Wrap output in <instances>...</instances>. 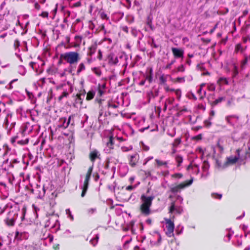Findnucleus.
<instances>
[{
    "label": "nucleus",
    "mask_w": 250,
    "mask_h": 250,
    "mask_svg": "<svg viewBox=\"0 0 250 250\" xmlns=\"http://www.w3.org/2000/svg\"><path fill=\"white\" fill-rule=\"evenodd\" d=\"M154 198L153 196H147L145 195L141 196L140 209L142 214L147 216L150 214V207Z\"/></svg>",
    "instance_id": "obj_1"
},
{
    "label": "nucleus",
    "mask_w": 250,
    "mask_h": 250,
    "mask_svg": "<svg viewBox=\"0 0 250 250\" xmlns=\"http://www.w3.org/2000/svg\"><path fill=\"white\" fill-rule=\"evenodd\" d=\"M60 59L70 64L77 63L80 60L79 54L75 51H69L60 55Z\"/></svg>",
    "instance_id": "obj_2"
},
{
    "label": "nucleus",
    "mask_w": 250,
    "mask_h": 250,
    "mask_svg": "<svg viewBox=\"0 0 250 250\" xmlns=\"http://www.w3.org/2000/svg\"><path fill=\"white\" fill-rule=\"evenodd\" d=\"M93 170V167H90L88 168V169L86 172V175L84 176V180L83 181H82L83 177L81 176V184H80V187L82 189V192L81 194V196L82 197H84L87 188L88 186V183L89 181L92 172Z\"/></svg>",
    "instance_id": "obj_3"
},
{
    "label": "nucleus",
    "mask_w": 250,
    "mask_h": 250,
    "mask_svg": "<svg viewBox=\"0 0 250 250\" xmlns=\"http://www.w3.org/2000/svg\"><path fill=\"white\" fill-rule=\"evenodd\" d=\"M193 181V178H191L190 180L182 183L177 186H172L170 187V191L173 193L179 192L182 189L190 186L192 184Z\"/></svg>",
    "instance_id": "obj_4"
},
{
    "label": "nucleus",
    "mask_w": 250,
    "mask_h": 250,
    "mask_svg": "<svg viewBox=\"0 0 250 250\" xmlns=\"http://www.w3.org/2000/svg\"><path fill=\"white\" fill-rule=\"evenodd\" d=\"M74 115H72L69 116L67 120L66 118H60L58 123V127L65 129L70 124L72 125H74Z\"/></svg>",
    "instance_id": "obj_5"
},
{
    "label": "nucleus",
    "mask_w": 250,
    "mask_h": 250,
    "mask_svg": "<svg viewBox=\"0 0 250 250\" xmlns=\"http://www.w3.org/2000/svg\"><path fill=\"white\" fill-rule=\"evenodd\" d=\"M166 222V228L167 235L169 237L173 236L174 233L173 231L174 229V222L172 221L170 219L165 218Z\"/></svg>",
    "instance_id": "obj_6"
},
{
    "label": "nucleus",
    "mask_w": 250,
    "mask_h": 250,
    "mask_svg": "<svg viewBox=\"0 0 250 250\" xmlns=\"http://www.w3.org/2000/svg\"><path fill=\"white\" fill-rule=\"evenodd\" d=\"M45 191L44 186L41 187L38 185L32 189V192L37 196V198L40 199H42L44 196Z\"/></svg>",
    "instance_id": "obj_7"
},
{
    "label": "nucleus",
    "mask_w": 250,
    "mask_h": 250,
    "mask_svg": "<svg viewBox=\"0 0 250 250\" xmlns=\"http://www.w3.org/2000/svg\"><path fill=\"white\" fill-rule=\"evenodd\" d=\"M239 152L240 150L239 149H237L236 151V152L237 153V156H231L227 158V161L226 163L224 164L223 167L225 168L228 166L229 165H232L235 164L237 161L238 160L239 158Z\"/></svg>",
    "instance_id": "obj_8"
},
{
    "label": "nucleus",
    "mask_w": 250,
    "mask_h": 250,
    "mask_svg": "<svg viewBox=\"0 0 250 250\" xmlns=\"http://www.w3.org/2000/svg\"><path fill=\"white\" fill-rule=\"evenodd\" d=\"M227 123L231 126H235L238 123L239 117L236 115H229L226 117Z\"/></svg>",
    "instance_id": "obj_9"
},
{
    "label": "nucleus",
    "mask_w": 250,
    "mask_h": 250,
    "mask_svg": "<svg viewBox=\"0 0 250 250\" xmlns=\"http://www.w3.org/2000/svg\"><path fill=\"white\" fill-rule=\"evenodd\" d=\"M188 170L193 173L198 174L199 173V166L194 161H192L188 167Z\"/></svg>",
    "instance_id": "obj_10"
},
{
    "label": "nucleus",
    "mask_w": 250,
    "mask_h": 250,
    "mask_svg": "<svg viewBox=\"0 0 250 250\" xmlns=\"http://www.w3.org/2000/svg\"><path fill=\"white\" fill-rule=\"evenodd\" d=\"M183 211V208L180 206H176L174 202H172L169 208V213H172L174 212L180 214Z\"/></svg>",
    "instance_id": "obj_11"
},
{
    "label": "nucleus",
    "mask_w": 250,
    "mask_h": 250,
    "mask_svg": "<svg viewBox=\"0 0 250 250\" xmlns=\"http://www.w3.org/2000/svg\"><path fill=\"white\" fill-rule=\"evenodd\" d=\"M113 138L112 137L109 138V141L107 143L106 146L104 149V151L106 153H111L113 149Z\"/></svg>",
    "instance_id": "obj_12"
},
{
    "label": "nucleus",
    "mask_w": 250,
    "mask_h": 250,
    "mask_svg": "<svg viewBox=\"0 0 250 250\" xmlns=\"http://www.w3.org/2000/svg\"><path fill=\"white\" fill-rule=\"evenodd\" d=\"M171 50L175 58H183L184 56V50L181 48L172 47Z\"/></svg>",
    "instance_id": "obj_13"
},
{
    "label": "nucleus",
    "mask_w": 250,
    "mask_h": 250,
    "mask_svg": "<svg viewBox=\"0 0 250 250\" xmlns=\"http://www.w3.org/2000/svg\"><path fill=\"white\" fill-rule=\"evenodd\" d=\"M107 61L111 65H115L118 62L117 57L113 53H110L107 56Z\"/></svg>",
    "instance_id": "obj_14"
},
{
    "label": "nucleus",
    "mask_w": 250,
    "mask_h": 250,
    "mask_svg": "<svg viewBox=\"0 0 250 250\" xmlns=\"http://www.w3.org/2000/svg\"><path fill=\"white\" fill-rule=\"evenodd\" d=\"M138 160L139 155L137 154L131 155L129 157V165L132 167H134L136 165Z\"/></svg>",
    "instance_id": "obj_15"
},
{
    "label": "nucleus",
    "mask_w": 250,
    "mask_h": 250,
    "mask_svg": "<svg viewBox=\"0 0 250 250\" xmlns=\"http://www.w3.org/2000/svg\"><path fill=\"white\" fill-rule=\"evenodd\" d=\"M28 236V234L26 232L17 231L15 234V238L18 240L27 239Z\"/></svg>",
    "instance_id": "obj_16"
},
{
    "label": "nucleus",
    "mask_w": 250,
    "mask_h": 250,
    "mask_svg": "<svg viewBox=\"0 0 250 250\" xmlns=\"http://www.w3.org/2000/svg\"><path fill=\"white\" fill-rule=\"evenodd\" d=\"M82 42V37L80 36H76L74 38V42L72 46L77 48L79 47Z\"/></svg>",
    "instance_id": "obj_17"
},
{
    "label": "nucleus",
    "mask_w": 250,
    "mask_h": 250,
    "mask_svg": "<svg viewBox=\"0 0 250 250\" xmlns=\"http://www.w3.org/2000/svg\"><path fill=\"white\" fill-rule=\"evenodd\" d=\"M102 101H103V100H100L99 101V103L100 104L99 106L101 109H100V111L99 112L98 120H99V122L101 123H103V121L104 120V117H105V116H103V107L102 106Z\"/></svg>",
    "instance_id": "obj_18"
},
{
    "label": "nucleus",
    "mask_w": 250,
    "mask_h": 250,
    "mask_svg": "<svg viewBox=\"0 0 250 250\" xmlns=\"http://www.w3.org/2000/svg\"><path fill=\"white\" fill-rule=\"evenodd\" d=\"M105 84H99L98 87V95L101 96L105 92Z\"/></svg>",
    "instance_id": "obj_19"
},
{
    "label": "nucleus",
    "mask_w": 250,
    "mask_h": 250,
    "mask_svg": "<svg viewBox=\"0 0 250 250\" xmlns=\"http://www.w3.org/2000/svg\"><path fill=\"white\" fill-rule=\"evenodd\" d=\"M209 167V166L208 163L206 161H204L203 163L202 168L203 172L205 173V174L203 173L202 176H203L204 175H205L206 176L207 175V172Z\"/></svg>",
    "instance_id": "obj_20"
},
{
    "label": "nucleus",
    "mask_w": 250,
    "mask_h": 250,
    "mask_svg": "<svg viewBox=\"0 0 250 250\" xmlns=\"http://www.w3.org/2000/svg\"><path fill=\"white\" fill-rule=\"evenodd\" d=\"M232 75L233 77H235L239 73L238 68L235 63L232 64Z\"/></svg>",
    "instance_id": "obj_21"
},
{
    "label": "nucleus",
    "mask_w": 250,
    "mask_h": 250,
    "mask_svg": "<svg viewBox=\"0 0 250 250\" xmlns=\"http://www.w3.org/2000/svg\"><path fill=\"white\" fill-rule=\"evenodd\" d=\"M97 48V44L96 43H94V44H92L91 46L89 47L88 54L90 56H92L93 54L95 53Z\"/></svg>",
    "instance_id": "obj_22"
},
{
    "label": "nucleus",
    "mask_w": 250,
    "mask_h": 250,
    "mask_svg": "<svg viewBox=\"0 0 250 250\" xmlns=\"http://www.w3.org/2000/svg\"><path fill=\"white\" fill-rule=\"evenodd\" d=\"M107 106L109 112H110V110L112 109H116L118 107V106L117 104L114 103L113 102L109 101L107 104Z\"/></svg>",
    "instance_id": "obj_23"
},
{
    "label": "nucleus",
    "mask_w": 250,
    "mask_h": 250,
    "mask_svg": "<svg viewBox=\"0 0 250 250\" xmlns=\"http://www.w3.org/2000/svg\"><path fill=\"white\" fill-rule=\"evenodd\" d=\"M155 162L156 163V166L158 167H161V166H165V167H167V162L166 161H163L161 160H160L159 159H155Z\"/></svg>",
    "instance_id": "obj_24"
},
{
    "label": "nucleus",
    "mask_w": 250,
    "mask_h": 250,
    "mask_svg": "<svg viewBox=\"0 0 250 250\" xmlns=\"http://www.w3.org/2000/svg\"><path fill=\"white\" fill-rule=\"evenodd\" d=\"M217 83L220 85L224 84H228V80L226 78L221 77L218 80Z\"/></svg>",
    "instance_id": "obj_25"
},
{
    "label": "nucleus",
    "mask_w": 250,
    "mask_h": 250,
    "mask_svg": "<svg viewBox=\"0 0 250 250\" xmlns=\"http://www.w3.org/2000/svg\"><path fill=\"white\" fill-rule=\"evenodd\" d=\"M6 224L9 226H13L15 223V219L13 218H7L5 220Z\"/></svg>",
    "instance_id": "obj_26"
},
{
    "label": "nucleus",
    "mask_w": 250,
    "mask_h": 250,
    "mask_svg": "<svg viewBox=\"0 0 250 250\" xmlns=\"http://www.w3.org/2000/svg\"><path fill=\"white\" fill-rule=\"evenodd\" d=\"M98 157V152L96 150L92 151L90 154V158L92 161H94Z\"/></svg>",
    "instance_id": "obj_27"
},
{
    "label": "nucleus",
    "mask_w": 250,
    "mask_h": 250,
    "mask_svg": "<svg viewBox=\"0 0 250 250\" xmlns=\"http://www.w3.org/2000/svg\"><path fill=\"white\" fill-rule=\"evenodd\" d=\"M95 94V92L93 90L89 91L87 94L86 100H90L94 98Z\"/></svg>",
    "instance_id": "obj_28"
},
{
    "label": "nucleus",
    "mask_w": 250,
    "mask_h": 250,
    "mask_svg": "<svg viewBox=\"0 0 250 250\" xmlns=\"http://www.w3.org/2000/svg\"><path fill=\"white\" fill-rule=\"evenodd\" d=\"M249 57L247 56H245V58L240 63V66L242 69H243L245 67V66L248 62Z\"/></svg>",
    "instance_id": "obj_29"
},
{
    "label": "nucleus",
    "mask_w": 250,
    "mask_h": 250,
    "mask_svg": "<svg viewBox=\"0 0 250 250\" xmlns=\"http://www.w3.org/2000/svg\"><path fill=\"white\" fill-rule=\"evenodd\" d=\"M99 238V235L97 234L95 238H93L90 240V243L93 246H95L98 242Z\"/></svg>",
    "instance_id": "obj_30"
},
{
    "label": "nucleus",
    "mask_w": 250,
    "mask_h": 250,
    "mask_svg": "<svg viewBox=\"0 0 250 250\" xmlns=\"http://www.w3.org/2000/svg\"><path fill=\"white\" fill-rule=\"evenodd\" d=\"M174 101V99L173 98H168L167 99L165 103L164 106V110H166L167 107V104H171Z\"/></svg>",
    "instance_id": "obj_31"
},
{
    "label": "nucleus",
    "mask_w": 250,
    "mask_h": 250,
    "mask_svg": "<svg viewBox=\"0 0 250 250\" xmlns=\"http://www.w3.org/2000/svg\"><path fill=\"white\" fill-rule=\"evenodd\" d=\"M97 209L96 208H88L86 210L87 214L88 215H91L96 212Z\"/></svg>",
    "instance_id": "obj_32"
},
{
    "label": "nucleus",
    "mask_w": 250,
    "mask_h": 250,
    "mask_svg": "<svg viewBox=\"0 0 250 250\" xmlns=\"http://www.w3.org/2000/svg\"><path fill=\"white\" fill-rule=\"evenodd\" d=\"M202 88H201L199 87V88L197 90L198 94L200 95V98L202 99H203L206 95V92L205 91H204L203 93L202 92Z\"/></svg>",
    "instance_id": "obj_33"
},
{
    "label": "nucleus",
    "mask_w": 250,
    "mask_h": 250,
    "mask_svg": "<svg viewBox=\"0 0 250 250\" xmlns=\"http://www.w3.org/2000/svg\"><path fill=\"white\" fill-rule=\"evenodd\" d=\"M65 212L67 217L70 219V220L73 221L74 220V217L73 215L71 214V212L70 209L68 208L65 210Z\"/></svg>",
    "instance_id": "obj_34"
},
{
    "label": "nucleus",
    "mask_w": 250,
    "mask_h": 250,
    "mask_svg": "<svg viewBox=\"0 0 250 250\" xmlns=\"http://www.w3.org/2000/svg\"><path fill=\"white\" fill-rule=\"evenodd\" d=\"M243 51V48L241 44H237L235 48V52L236 53H238V52H242Z\"/></svg>",
    "instance_id": "obj_35"
},
{
    "label": "nucleus",
    "mask_w": 250,
    "mask_h": 250,
    "mask_svg": "<svg viewBox=\"0 0 250 250\" xmlns=\"http://www.w3.org/2000/svg\"><path fill=\"white\" fill-rule=\"evenodd\" d=\"M181 142V140L180 138H176L175 139L174 141L173 142L172 144V146L173 147H176Z\"/></svg>",
    "instance_id": "obj_36"
},
{
    "label": "nucleus",
    "mask_w": 250,
    "mask_h": 250,
    "mask_svg": "<svg viewBox=\"0 0 250 250\" xmlns=\"http://www.w3.org/2000/svg\"><path fill=\"white\" fill-rule=\"evenodd\" d=\"M167 76H165L164 75H162L160 77V81L161 83L164 84H166L167 81Z\"/></svg>",
    "instance_id": "obj_37"
},
{
    "label": "nucleus",
    "mask_w": 250,
    "mask_h": 250,
    "mask_svg": "<svg viewBox=\"0 0 250 250\" xmlns=\"http://www.w3.org/2000/svg\"><path fill=\"white\" fill-rule=\"evenodd\" d=\"M224 97H219V98H218L217 99L215 100V101H214L212 103V104L213 105H216V104H217L218 103H221L222 101H223V100H224Z\"/></svg>",
    "instance_id": "obj_38"
},
{
    "label": "nucleus",
    "mask_w": 250,
    "mask_h": 250,
    "mask_svg": "<svg viewBox=\"0 0 250 250\" xmlns=\"http://www.w3.org/2000/svg\"><path fill=\"white\" fill-rule=\"evenodd\" d=\"M85 69V66L83 63H81L79 65V67L77 70V73H79L82 71L84 70Z\"/></svg>",
    "instance_id": "obj_39"
},
{
    "label": "nucleus",
    "mask_w": 250,
    "mask_h": 250,
    "mask_svg": "<svg viewBox=\"0 0 250 250\" xmlns=\"http://www.w3.org/2000/svg\"><path fill=\"white\" fill-rule=\"evenodd\" d=\"M242 229L245 232V236H247L249 234V233H250V230L248 229V227L245 225H243Z\"/></svg>",
    "instance_id": "obj_40"
},
{
    "label": "nucleus",
    "mask_w": 250,
    "mask_h": 250,
    "mask_svg": "<svg viewBox=\"0 0 250 250\" xmlns=\"http://www.w3.org/2000/svg\"><path fill=\"white\" fill-rule=\"evenodd\" d=\"M234 104H234V100L232 98L229 99L227 101V105L229 107H230L233 105H234Z\"/></svg>",
    "instance_id": "obj_41"
},
{
    "label": "nucleus",
    "mask_w": 250,
    "mask_h": 250,
    "mask_svg": "<svg viewBox=\"0 0 250 250\" xmlns=\"http://www.w3.org/2000/svg\"><path fill=\"white\" fill-rule=\"evenodd\" d=\"M176 162L178 163V166L182 163L183 162V158L182 156L180 155H177L175 158Z\"/></svg>",
    "instance_id": "obj_42"
},
{
    "label": "nucleus",
    "mask_w": 250,
    "mask_h": 250,
    "mask_svg": "<svg viewBox=\"0 0 250 250\" xmlns=\"http://www.w3.org/2000/svg\"><path fill=\"white\" fill-rule=\"evenodd\" d=\"M19 162V161H18L16 159H14L11 160V162H10L9 167H13L14 165L15 164H17Z\"/></svg>",
    "instance_id": "obj_43"
},
{
    "label": "nucleus",
    "mask_w": 250,
    "mask_h": 250,
    "mask_svg": "<svg viewBox=\"0 0 250 250\" xmlns=\"http://www.w3.org/2000/svg\"><path fill=\"white\" fill-rule=\"evenodd\" d=\"M93 72L98 76H100L102 72L100 69L97 68H94L93 70Z\"/></svg>",
    "instance_id": "obj_44"
},
{
    "label": "nucleus",
    "mask_w": 250,
    "mask_h": 250,
    "mask_svg": "<svg viewBox=\"0 0 250 250\" xmlns=\"http://www.w3.org/2000/svg\"><path fill=\"white\" fill-rule=\"evenodd\" d=\"M208 89L209 91H214L215 89V86L213 83L209 84L208 86Z\"/></svg>",
    "instance_id": "obj_45"
},
{
    "label": "nucleus",
    "mask_w": 250,
    "mask_h": 250,
    "mask_svg": "<svg viewBox=\"0 0 250 250\" xmlns=\"http://www.w3.org/2000/svg\"><path fill=\"white\" fill-rule=\"evenodd\" d=\"M211 120H210L209 118H208V120H206L204 121V123L206 127H208L211 125V122H210Z\"/></svg>",
    "instance_id": "obj_46"
},
{
    "label": "nucleus",
    "mask_w": 250,
    "mask_h": 250,
    "mask_svg": "<svg viewBox=\"0 0 250 250\" xmlns=\"http://www.w3.org/2000/svg\"><path fill=\"white\" fill-rule=\"evenodd\" d=\"M211 196L213 198L220 199L222 198V195L217 193H212Z\"/></svg>",
    "instance_id": "obj_47"
},
{
    "label": "nucleus",
    "mask_w": 250,
    "mask_h": 250,
    "mask_svg": "<svg viewBox=\"0 0 250 250\" xmlns=\"http://www.w3.org/2000/svg\"><path fill=\"white\" fill-rule=\"evenodd\" d=\"M176 95L177 96V98L179 99L181 95V91L180 89H176L174 90Z\"/></svg>",
    "instance_id": "obj_48"
},
{
    "label": "nucleus",
    "mask_w": 250,
    "mask_h": 250,
    "mask_svg": "<svg viewBox=\"0 0 250 250\" xmlns=\"http://www.w3.org/2000/svg\"><path fill=\"white\" fill-rule=\"evenodd\" d=\"M68 93L66 91H63L62 93V94L60 96L59 99L61 100L63 97H66L68 96Z\"/></svg>",
    "instance_id": "obj_49"
},
{
    "label": "nucleus",
    "mask_w": 250,
    "mask_h": 250,
    "mask_svg": "<svg viewBox=\"0 0 250 250\" xmlns=\"http://www.w3.org/2000/svg\"><path fill=\"white\" fill-rule=\"evenodd\" d=\"M183 176V175L181 173H175L172 175V177L176 178H181Z\"/></svg>",
    "instance_id": "obj_50"
},
{
    "label": "nucleus",
    "mask_w": 250,
    "mask_h": 250,
    "mask_svg": "<svg viewBox=\"0 0 250 250\" xmlns=\"http://www.w3.org/2000/svg\"><path fill=\"white\" fill-rule=\"evenodd\" d=\"M14 45L15 48H18L20 45V42L18 40H15Z\"/></svg>",
    "instance_id": "obj_51"
},
{
    "label": "nucleus",
    "mask_w": 250,
    "mask_h": 250,
    "mask_svg": "<svg viewBox=\"0 0 250 250\" xmlns=\"http://www.w3.org/2000/svg\"><path fill=\"white\" fill-rule=\"evenodd\" d=\"M178 71L184 72L185 71V67L183 65H181L177 68Z\"/></svg>",
    "instance_id": "obj_52"
},
{
    "label": "nucleus",
    "mask_w": 250,
    "mask_h": 250,
    "mask_svg": "<svg viewBox=\"0 0 250 250\" xmlns=\"http://www.w3.org/2000/svg\"><path fill=\"white\" fill-rule=\"evenodd\" d=\"M165 90L167 91V92H169V91H171V92H174L175 89H172V88H170L168 86L166 85L165 87Z\"/></svg>",
    "instance_id": "obj_53"
},
{
    "label": "nucleus",
    "mask_w": 250,
    "mask_h": 250,
    "mask_svg": "<svg viewBox=\"0 0 250 250\" xmlns=\"http://www.w3.org/2000/svg\"><path fill=\"white\" fill-rule=\"evenodd\" d=\"M221 142V140H219L217 146H218L219 149H220V150L221 151H223L224 148H223V147L222 146V145L220 144Z\"/></svg>",
    "instance_id": "obj_54"
},
{
    "label": "nucleus",
    "mask_w": 250,
    "mask_h": 250,
    "mask_svg": "<svg viewBox=\"0 0 250 250\" xmlns=\"http://www.w3.org/2000/svg\"><path fill=\"white\" fill-rule=\"evenodd\" d=\"M40 16L43 18H47L48 17V13L47 12H42Z\"/></svg>",
    "instance_id": "obj_55"
},
{
    "label": "nucleus",
    "mask_w": 250,
    "mask_h": 250,
    "mask_svg": "<svg viewBox=\"0 0 250 250\" xmlns=\"http://www.w3.org/2000/svg\"><path fill=\"white\" fill-rule=\"evenodd\" d=\"M174 62H175V61L174 60L172 61L170 63H168L166 66V69H169V68H170L171 65H172Z\"/></svg>",
    "instance_id": "obj_56"
},
{
    "label": "nucleus",
    "mask_w": 250,
    "mask_h": 250,
    "mask_svg": "<svg viewBox=\"0 0 250 250\" xmlns=\"http://www.w3.org/2000/svg\"><path fill=\"white\" fill-rule=\"evenodd\" d=\"M176 81L177 82L181 83L185 82V78L184 77H178L176 79Z\"/></svg>",
    "instance_id": "obj_57"
},
{
    "label": "nucleus",
    "mask_w": 250,
    "mask_h": 250,
    "mask_svg": "<svg viewBox=\"0 0 250 250\" xmlns=\"http://www.w3.org/2000/svg\"><path fill=\"white\" fill-rule=\"evenodd\" d=\"M101 17L103 19H108L107 15L104 13H102L101 14Z\"/></svg>",
    "instance_id": "obj_58"
},
{
    "label": "nucleus",
    "mask_w": 250,
    "mask_h": 250,
    "mask_svg": "<svg viewBox=\"0 0 250 250\" xmlns=\"http://www.w3.org/2000/svg\"><path fill=\"white\" fill-rule=\"evenodd\" d=\"M151 46L152 47H154V48H157L158 47V45H156V44L155 43L154 40L153 39H152V42H151Z\"/></svg>",
    "instance_id": "obj_59"
},
{
    "label": "nucleus",
    "mask_w": 250,
    "mask_h": 250,
    "mask_svg": "<svg viewBox=\"0 0 250 250\" xmlns=\"http://www.w3.org/2000/svg\"><path fill=\"white\" fill-rule=\"evenodd\" d=\"M215 112L213 110H211L210 112V117H209L210 120H212L213 117L214 116Z\"/></svg>",
    "instance_id": "obj_60"
},
{
    "label": "nucleus",
    "mask_w": 250,
    "mask_h": 250,
    "mask_svg": "<svg viewBox=\"0 0 250 250\" xmlns=\"http://www.w3.org/2000/svg\"><path fill=\"white\" fill-rule=\"evenodd\" d=\"M153 158L152 156L148 157L146 158L145 160L146 162L144 163L145 165H146L149 161L152 160Z\"/></svg>",
    "instance_id": "obj_61"
},
{
    "label": "nucleus",
    "mask_w": 250,
    "mask_h": 250,
    "mask_svg": "<svg viewBox=\"0 0 250 250\" xmlns=\"http://www.w3.org/2000/svg\"><path fill=\"white\" fill-rule=\"evenodd\" d=\"M98 58L100 60H101L102 59V52L101 51V50H99V54L98 56Z\"/></svg>",
    "instance_id": "obj_62"
},
{
    "label": "nucleus",
    "mask_w": 250,
    "mask_h": 250,
    "mask_svg": "<svg viewBox=\"0 0 250 250\" xmlns=\"http://www.w3.org/2000/svg\"><path fill=\"white\" fill-rule=\"evenodd\" d=\"M143 149L145 150V151H148L149 149V147L145 145H143Z\"/></svg>",
    "instance_id": "obj_63"
},
{
    "label": "nucleus",
    "mask_w": 250,
    "mask_h": 250,
    "mask_svg": "<svg viewBox=\"0 0 250 250\" xmlns=\"http://www.w3.org/2000/svg\"><path fill=\"white\" fill-rule=\"evenodd\" d=\"M134 188V187L132 186H129L126 188V189L127 190H131Z\"/></svg>",
    "instance_id": "obj_64"
}]
</instances>
